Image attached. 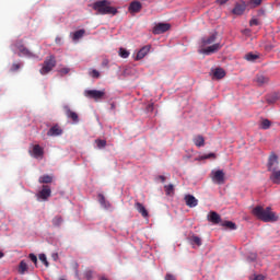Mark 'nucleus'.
I'll return each mask as SVG.
<instances>
[{
	"label": "nucleus",
	"instance_id": "29",
	"mask_svg": "<svg viewBox=\"0 0 280 280\" xmlns=\"http://www.w3.org/2000/svg\"><path fill=\"white\" fill-rule=\"evenodd\" d=\"M272 126V122L269 119H262L260 122L261 130H268Z\"/></svg>",
	"mask_w": 280,
	"mask_h": 280
},
{
	"label": "nucleus",
	"instance_id": "23",
	"mask_svg": "<svg viewBox=\"0 0 280 280\" xmlns=\"http://www.w3.org/2000/svg\"><path fill=\"white\" fill-rule=\"evenodd\" d=\"M33 154L35 159H40V156H43V154H45L43 148L38 144H35L33 147Z\"/></svg>",
	"mask_w": 280,
	"mask_h": 280
},
{
	"label": "nucleus",
	"instance_id": "19",
	"mask_svg": "<svg viewBox=\"0 0 280 280\" xmlns=\"http://www.w3.org/2000/svg\"><path fill=\"white\" fill-rule=\"evenodd\" d=\"M270 180L273 182L275 185H280V170L271 171Z\"/></svg>",
	"mask_w": 280,
	"mask_h": 280
},
{
	"label": "nucleus",
	"instance_id": "21",
	"mask_svg": "<svg viewBox=\"0 0 280 280\" xmlns=\"http://www.w3.org/2000/svg\"><path fill=\"white\" fill-rule=\"evenodd\" d=\"M269 81H270V79L264 74L256 75V82H257L258 86H264V84H268Z\"/></svg>",
	"mask_w": 280,
	"mask_h": 280
},
{
	"label": "nucleus",
	"instance_id": "40",
	"mask_svg": "<svg viewBox=\"0 0 280 280\" xmlns=\"http://www.w3.org/2000/svg\"><path fill=\"white\" fill-rule=\"evenodd\" d=\"M19 69H21V63H20V62H14V63L11 66L10 71H12V72L19 71Z\"/></svg>",
	"mask_w": 280,
	"mask_h": 280
},
{
	"label": "nucleus",
	"instance_id": "9",
	"mask_svg": "<svg viewBox=\"0 0 280 280\" xmlns=\"http://www.w3.org/2000/svg\"><path fill=\"white\" fill-rule=\"evenodd\" d=\"M212 180L218 183V185H224V171L218 170L212 172Z\"/></svg>",
	"mask_w": 280,
	"mask_h": 280
},
{
	"label": "nucleus",
	"instance_id": "25",
	"mask_svg": "<svg viewBox=\"0 0 280 280\" xmlns=\"http://www.w3.org/2000/svg\"><path fill=\"white\" fill-rule=\"evenodd\" d=\"M218 38V33H213L207 38H202V45H213V42Z\"/></svg>",
	"mask_w": 280,
	"mask_h": 280
},
{
	"label": "nucleus",
	"instance_id": "27",
	"mask_svg": "<svg viewBox=\"0 0 280 280\" xmlns=\"http://www.w3.org/2000/svg\"><path fill=\"white\" fill-rule=\"evenodd\" d=\"M86 34V31L84 28H81L79 31H75L72 35V40H80Z\"/></svg>",
	"mask_w": 280,
	"mask_h": 280
},
{
	"label": "nucleus",
	"instance_id": "31",
	"mask_svg": "<svg viewBox=\"0 0 280 280\" xmlns=\"http://www.w3.org/2000/svg\"><path fill=\"white\" fill-rule=\"evenodd\" d=\"M257 58H259V55H255L253 52H248L247 55H245V59L248 60V62H255Z\"/></svg>",
	"mask_w": 280,
	"mask_h": 280
},
{
	"label": "nucleus",
	"instance_id": "55",
	"mask_svg": "<svg viewBox=\"0 0 280 280\" xmlns=\"http://www.w3.org/2000/svg\"><path fill=\"white\" fill-rule=\"evenodd\" d=\"M153 107H154V104L149 105V108H153Z\"/></svg>",
	"mask_w": 280,
	"mask_h": 280
},
{
	"label": "nucleus",
	"instance_id": "51",
	"mask_svg": "<svg viewBox=\"0 0 280 280\" xmlns=\"http://www.w3.org/2000/svg\"><path fill=\"white\" fill-rule=\"evenodd\" d=\"M102 67H108V59H104L102 61Z\"/></svg>",
	"mask_w": 280,
	"mask_h": 280
},
{
	"label": "nucleus",
	"instance_id": "14",
	"mask_svg": "<svg viewBox=\"0 0 280 280\" xmlns=\"http://www.w3.org/2000/svg\"><path fill=\"white\" fill-rule=\"evenodd\" d=\"M60 135H62V128L58 125L52 126L47 131V137H60Z\"/></svg>",
	"mask_w": 280,
	"mask_h": 280
},
{
	"label": "nucleus",
	"instance_id": "15",
	"mask_svg": "<svg viewBox=\"0 0 280 280\" xmlns=\"http://www.w3.org/2000/svg\"><path fill=\"white\" fill-rule=\"evenodd\" d=\"M135 209L142 215V218H148L149 212L148 209H145V206L141 202H136L135 203Z\"/></svg>",
	"mask_w": 280,
	"mask_h": 280
},
{
	"label": "nucleus",
	"instance_id": "50",
	"mask_svg": "<svg viewBox=\"0 0 280 280\" xmlns=\"http://www.w3.org/2000/svg\"><path fill=\"white\" fill-rule=\"evenodd\" d=\"M74 270H75V277H77V279H79L80 278V271L78 270V264H75Z\"/></svg>",
	"mask_w": 280,
	"mask_h": 280
},
{
	"label": "nucleus",
	"instance_id": "10",
	"mask_svg": "<svg viewBox=\"0 0 280 280\" xmlns=\"http://www.w3.org/2000/svg\"><path fill=\"white\" fill-rule=\"evenodd\" d=\"M222 49V45L220 43L213 44L207 48L200 50V54H206V56H210V54H215V51H220Z\"/></svg>",
	"mask_w": 280,
	"mask_h": 280
},
{
	"label": "nucleus",
	"instance_id": "6",
	"mask_svg": "<svg viewBox=\"0 0 280 280\" xmlns=\"http://www.w3.org/2000/svg\"><path fill=\"white\" fill-rule=\"evenodd\" d=\"M49 198H51V187L43 185L42 190L37 194V200L47 201Z\"/></svg>",
	"mask_w": 280,
	"mask_h": 280
},
{
	"label": "nucleus",
	"instance_id": "45",
	"mask_svg": "<svg viewBox=\"0 0 280 280\" xmlns=\"http://www.w3.org/2000/svg\"><path fill=\"white\" fill-rule=\"evenodd\" d=\"M165 280H176V277L172 273H166Z\"/></svg>",
	"mask_w": 280,
	"mask_h": 280
},
{
	"label": "nucleus",
	"instance_id": "20",
	"mask_svg": "<svg viewBox=\"0 0 280 280\" xmlns=\"http://www.w3.org/2000/svg\"><path fill=\"white\" fill-rule=\"evenodd\" d=\"M245 10H246V7L244 4H236L232 10V14H235L236 16H242Z\"/></svg>",
	"mask_w": 280,
	"mask_h": 280
},
{
	"label": "nucleus",
	"instance_id": "18",
	"mask_svg": "<svg viewBox=\"0 0 280 280\" xmlns=\"http://www.w3.org/2000/svg\"><path fill=\"white\" fill-rule=\"evenodd\" d=\"M212 75H213V78H215V80H222V78H224V75H226V72L222 68H215L212 71Z\"/></svg>",
	"mask_w": 280,
	"mask_h": 280
},
{
	"label": "nucleus",
	"instance_id": "5",
	"mask_svg": "<svg viewBox=\"0 0 280 280\" xmlns=\"http://www.w3.org/2000/svg\"><path fill=\"white\" fill-rule=\"evenodd\" d=\"M85 97L89 100H94L95 102H100V100H104V95H106V91L104 90H85L84 91Z\"/></svg>",
	"mask_w": 280,
	"mask_h": 280
},
{
	"label": "nucleus",
	"instance_id": "38",
	"mask_svg": "<svg viewBox=\"0 0 280 280\" xmlns=\"http://www.w3.org/2000/svg\"><path fill=\"white\" fill-rule=\"evenodd\" d=\"M201 161H206L207 159H215V153H208L200 156Z\"/></svg>",
	"mask_w": 280,
	"mask_h": 280
},
{
	"label": "nucleus",
	"instance_id": "13",
	"mask_svg": "<svg viewBox=\"0 0 280 280\" xmlns=\"http://www.w3.org/2000/svg\"><path fill=\"white\" fill-rule=\"evenodd\" d=\"M184 200L187 207H189L190 209H194V207H198V199H196L194 195H186Z\"/></svg>",
	"mask_w": 280,
	"mask_h": 280
},
{
	"label": "nucleus",
	"instance_id": "57",
	"mask_svg": "<svg viewBox=\"0 0 280 280\" xmlns=\"http://www.w3.org/2000/svg\"><path fill=\"white\" fill-rule=\"evenodd\" d=\"M54 257H58V254H54Z\"/></svg>",
	"mask_w": 280,
	"mask_h": 280
},
{
	"label": "nucleus",
	"instance_id": "28",
	"mask_svg": "<svg viewBox=\"0 0 280 280\" xmlns=\"http://www.w3.org/2000/svg\"><path fill=\"white\" fill-rule=\"evenodd\" d=\"M221 225L225 229H230V231H235V229H237V225L233 223V221H224Z\"/></svg>",
	"mask_w": 280,
	"mask_h": 280
},
{
	"label": "nucleus",
	"instance_id": "4",
	"mask_svg": "<svg viewBox=\"0 0 280 280\" xmlns=\"http://www.w3.org/2000/svg\"><path fill=\"white\" fill-rule=\"evenodd\" d=\"M16 49H18V56H20V58H30V59H34V58H38V56L36 54H34L32 50H30L27 47H25V45L23 44H16L15 45Z\"/></svg>",
	"mask_w": 280,
	"mask_h": 280
},
{
	"label": "nucleus",
	"instance_id": "3",
	"mask_svg": "<svg viewBox=\"0 0 280 280\" xmlns=\"http://www.w3.org/2000/svg\"><path fill=\"white\" fill-rule=\"evenodd\" d=\"M54 67H56V57L54 55H50L45 59L39 72L42 75H47V73L54 70Z\"/></svg>",
	"mask_w": 280,
	"mask_h": 280
},
{
	"label": "nucleus",
	"instance_id": "30",
	"mask_svg": "<svg viewBox=\"0 0 280 280\" xmlns=\"http://www.w3.org/2000/svg\"><path fill=\"white\" fill-rule=\"evenodd\" d=\"M26 270H27V262H25V260L20 261L19 273L25 275Z\"/></svg>",
	"mask_w": 280,
	"mask_h": 280
},
{
	"label": "nucleus",
	"instance_id": "53",
	"mask_svg": "<svg viewBox=\"0 0 280 280\" xmlns=\"http://www.w3.org/2000/svg\"><path fill=\"white\" fill-rule=\"evenodd\" d=\"M256 259H257V255L254 254V255L252 256L250 260H252V261H255Z\"/></svg>",
	"mask_w": 280,
	"mask_h": 280
},
{
	"label": "nucleus",
	"instance_id": "16",
	"mask_svg": "<svg viewBox=\"0 0 280 280\" xmlns=\"http://www.w3.org/2000/svg\"><path fill=\"white\" fill-rule=\"evenodd\" d=\"M188 242L189 244H191L192 248H195V246H202V238H200L199 236L192 234L188 237Z\"/></svg>",
	"mask_w": 280,
	"mask_h": 280
},
{
	"label": "nucleus",
	"instance_id": "33",
	"mask_svg": "<svg viewBox=\"0 0 280 280\" xmlns=\"http://www.w3.org/2000/svg\"><path fill=\"white\" fill-rule=\"evenodd\" d=\"M166 196H173L174 194V186L172 184L164 186Z\"/></svg>",
	"mask_w": 280,
	"mask_h": 280
},
{
	"label": "nucleus",
	"instance_id": "8",
	"mask_svg": "<svg viewBox=\"0 0 280 280\" xmlns=\"http://www.w3.org/2000/svg\"><path fill=\"white\" fill-rule=\"evenodd\" d=\"M172 25L170 23H159L153 27V34H165V32H170Z\"/></svg>",
	"mask_w": 280,
	"mask_h": 280
},
{
	"label": "nucleus",
	"instance_id": "39",
	"mask_svg": "<svg viewBox=\"0 0 280 280\" xmlns=\"http://www.w3.org/2000/svg\"><path fill=\"white\" fill-rule=\"evenodd\" d=\"M84 277H85V279H88V280L93 279V270H92V269L85 270Z\"/></svg>",
	"mask_w": 280,
	"mask_h": 280
},
{
	"label": "nucleus",
	"instance_id": "48",
	"mask_svg": "<svg viewBox=\"0 0 280 280\" xmlns=\"http://www.w3.org/2000/svg\"><path fill=\"white\" fill-rule=\"evenodd\" d=\"M253 280H265V277L262 275H257Z\"/></svg>",
	"mask_w": 280,
	"mask_h": 280
},
{
	"label": "nucleus",
	"instance_id": "12",
	"mask_svg": "<svg viewBox=\"0 0 280 280\" xmlns=\"http://www.w3.org/2000/svg\"><path fill=\"white\" fill-rule=\"evenodd\" d=\"M150 49H152L151 45L143 46L137 54L136 60H143L148 54H150Z\"/></svg>",
	"mask_w": 280,
	"mask_h": 280
},
{
	"label": "nucleus",
	"instance_id": "41",
	"mask_svg": "<svg viewBox=\"0 0 280 280\" xmlns=\"http://www.w3.org/2000/svg\"><path fill=\"white\" fill-rule=\"evenodd\" d=\"M28 258L31 259V261H33V264H34L35 266H37V264H38V257H36V255L30 254V255H28Z\"/></svg>",
	"mask_w": 280,
	"mask_h": 280
},
{
	"label": "nucleus",
	"instance_id": "54",
	"mask_svg": "<svg viewBox=\"0 0 280 280\" xmlns=\"http://www.w3.org/2000/svg\"><path fill=\"white\" fill-rule=\"evenodd\" d=\"M1 258H3V253H2V252H0V259H1Z\"/></svg>",
	"mask_w": 280,
	"mask_h": 280
},
{
	"label": "nucleus",
	"instance_id": "17",
	"mask_svg": "<svg viewBox=\"0 0 280 280\" xmlns=\"http://www.w3.org/2000/svg\"><path fill=\"white\" fill-rule=\"evenodd\" d=\"M66 108V115L69 119H72V121H74L75 124H78L79 121V117L78 114L73 110H71V108H69L68 106L65 107Z\"/></svg>",
	"mask_w": 280,
	"mask_h": 280
},
{
	"label": "nucleus",
	"instance_id": "46",
	"mask_svg": "<svg viewBox=\"0 0 280 280\" xmlns=\"http://www.w3.org/2000/svg\"><path fill=\"white\" fill-rule=\"evenodd\" d=\"M277 100H278L277 96H275V97H272V98L268 97V98H267V102H268V104H275V103L277 102Z\"/></svg>",
	"mask_w": 280,
	"mask_h": 280
},
{
	"label": "nucleus",
	"instance_id": "1",
	"mask_svg": "<svg viewBox=\"0 0 280 280\" xmlns=\"http://www.w3.org/2000/svg\"><path fill=\"white\" fill-rule=\"evenodd\" d=\"M252 214L258 220H261V222H277L279 220V215L272 212V208L270 207L265 208L261 206H256L253 208Z\"/></svg>",
	"mask_w": 280,
	"mask_h": 280
},
{
	"label": "nucleus",
	"instance_id": "43",
	"mask_svg": "<svg viewBox=\"0 0 280 280\" xmlns=\"http://www.w3.org/2000/svg\"><path fill=\"white\" fill-rule=\"evenodd\" d=\"M90 75H91V78L98 79V78H100V71H97L96 69H93V70L90 72Z\"/></svg>",
	"mask_w": 280,
	"mask_h": 280
},
{
	"label": "nucleus",
	"instance_id": "49",
	"mask_svg": "<svg viewBox=\"0 0 280 280\" xmlns=\"http://www.w3.org/2000/svg\"><path fill=\"white\" fill-rule=\"evenodd\" d=\"M217 3H219V5H224V3H229V0H217Z\"/></svg>",
	"mask_w": 280,
	"mask_h": 280
},
{
	"label": "nucleus",
	"instance_id": "26",
	"mask_svg": "<svg viewBox=\"0 0 280 280\" xmlns=\"http://www.w3.org/2000/svg\"><path fill=\"white\" fill-rule=\"evenodd\" d=\"M54 182V177H51L50 175H43L39 177L38 183H40L42 185H49V183Z\"/></svg>",
	"mask_w": 280,
	"mask_h": 280
},
{
	"label": "nucleus",
	"instance_id": "44",
	"mask_svg": "<svg viewBox=\"0 0 280 280\" xmlns=\"http://www.w3.org/2000/svg\"><path fill=\"white\" fill-rule=\"evenodd\" d=\"M249 25H250V27H253V26H255V25H259V20H257V19L250 20V21H249Z\"/></svg>",
	"mask_w": 280,
	"mask_h": 280
},
{
	"label": "nucleus",
	"instance_id": "52",
	"mask_svg": "<svg viewBox=\"0 0 280 280\" xmlns=\"http://www.w3.org/2000/svg\"><path fill=\"white\" fill-rule=\"evenodd\" d=\"M159 178H160V180H161L162 183H165V176L160 175Z\"/></svg>",
	"mask_w": 280,
	"mask_h": 280
},
{
	"label": "nucleus",
	"instance_id": "56",
	"mask_svg": "<svg viewBox=\"0 0 280 280\" xmlns=\"http://www.w3.org/2000/svg\"><path fill=\"white\" fill-rule=\"evenodd\" d=\"M112 108H115V104H112Z\"/></svg>",
	"mask_w": 280,
	"mask_h": 280
},
{
	"label": "nucleus",
	"instance_id": "36",
	"mask_svg": "<svg viewBox=\"0 0 280 280\" xmlns=\"http://www.w3.org/2000/svg\"><path fill=\"white\" fill-rule=\"evenodd\" d=\"M261 1H262V0H250V1H249V5H250L252 8H257V7L261 5Z\"/></svg>",
	"mask_w": 280,
	"mask_h": 280
},
{
	"label": "nucleus",
	"instance_id": "11",
	"mask_svg": "<svg viewBox=\"0 0 280 280\" xmlns=\"http://www.w3.org/2000/svg\"><path fill=\"white\" fill-rule=\"evenodd\" d=\"M207 220L212 224H220V222H222V218L215 211H210V213L207 215Z\"/></svg>",
	"mask_w": 280,
	"mask_h": 280
},
{
	"label": "nucleus",
	"instance_id": "47",
	"mask_svg": "<svg viewBox=\"0 0 280 280\" xmlns=\"http://www.w3.org/2000/svg\"><path fill=\"white\" fill-rule=\"evenodd\" d=\"M60 73H62L63 75H67V73H69V68H62L60 70Z\"/></svg>",
	"mask_w": 280,
	"mask_h": 280
},
{
	"label": "nucleus",
	"instance_id": "32",
	"mask_svg": "<svg viewBox=\"0 0 280 280\" xmlns=\"http://www.w3.org/2000/svg\"><path fill=\"white\" fill-rule=\"evenodd\" d=\"M62 218L60 215H56L54 219H52V225L54 226H61L62 225Z\"/></svg>",
	"mask_w": 280,
	"mask_h": 280
},
{
	"label": "nucleus",
	"instance_id": "7",
	"mask_svg": "<svg viewBox=\"0 0 280 280\" xmlns=\"http://www.w3.org/2000/svg\"><path fill=\"white\" fill-rule=\"evenodd\" d=\"M268 172H275L279 170V156L277 154L272 153L268 159Z\"/></svg>",
	"mask_w": 280,
	"mask_h": 280
},
{
	"label": "nucleus",
	"instance_id": "58",
	"mask_svg": "<svg viewBox=\"0 0 280 280\" xmlns=\"http://www.w3.org/2000/svg\"><path fill=\"white\" fill-rule=\"evenodd\" d=\"M101 280H108V279H106V278H102Z\"/></svg>",
	"mask_w": 280,
	"mask_h": 280
},
{
	"label": "nucleus",
	"instance_id": "22",
	"mask_svg": "<svg viewBox=\"0 0 280 280\" xmlns=\"http://www.w3.org/2000/svg\"><path fill=\"white\" fill-rule=\"evenodd\" d=\"M192 141L197 148H205V137L201 135L195 136Z\"/></svg>",
	"mask_w": 280,
	"mask_h": 280
},
{
	"label": "nucleus",
	"instance_id": "24",
	"mask_svg": "<svg viewBox=\"0 0 280 280\" xmlns=\"http://www.w3.org/2000/svg\"><path fill=\"white\" fill-rule=\"evenodd\" d=\"M141 8H142L141 2L135 1L130 3L129 11L133 13L141 12Z\"/></svg>",
	"mask_w": 280,
	"mask_h": 280
},
{
	"label": "nucleus",
	"instance_id": "35",
	"mask_svg": "<svg viewBox=\"0 0 280 280\" xmlns=\"http://www.w3.org/2000/svg\"><path fill=\"white\" fill-rule=\"evenodd\" d=\"M119 56H120V58H128V56H130V52L128 50H126V48H120Z\"/></svg>",
	"mask_w": 280,
	"mask_h": 280
},
{
	"label": "nucleus",
	"instance_id": "42",
	"mask_svg": "<svg viewBox=\"0 0 280 280\" xmlns=\"http://www.w3.org/2000/svg\"><path fill=\"white\" fill-rule=\"evenodd\" d=\"M97 148H106V140H96Z\"/></svg>",
	"mask_w": 280,
	"mask_h": 280
},
{
	"label": "nucleus",
	"instance_id": "34",
	"mask_svg": "<svg viewBox=\"0 0 280 280\" xmlns=\"http://www.w3.org/2000/svg\"><path fill=\"white\" fill-rule=\"evenodd\" d=\"M39 260L46 266V268H49V261H47V256L45 254L39 255Z\"/></svg>",
	"mask_w": 280,
	"mask_h": 280
},
{
	"label": "nucleus",
	"instance_id": "37",
	"mask_svg": "<svg viewBox=\"0 0 280 280\" xmlns=\"http://www.w3.org/2000/svg\"><path fill=\"white\" fill-rule=\"evenodd\" d=\"M98 202L102 205V207H106V197H104L103 194L98 195Z\"/></svg>",
	"mask_w": 280,
	"mask_h": 280
},
{
	"label": "nucleus",
	"instance_id": "2",
	"mask_svg": "<svg viewBox=\"0 0 280 280\" xmlns=\"http://www.w3.org/2000/svg\"><path fill=\"white\" fill-rule=\"evenodd\" d=\"M92 8L97 14H112L113 16L117 14V8L112 7L108 0H98L92 4Z\"/></svg>",
	"mask_w": 280,
	"mask_h": 280
}]
</instances>
